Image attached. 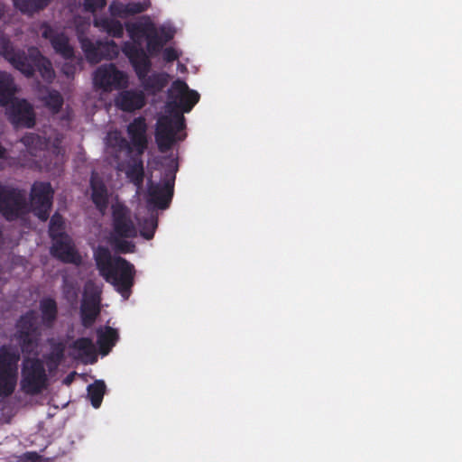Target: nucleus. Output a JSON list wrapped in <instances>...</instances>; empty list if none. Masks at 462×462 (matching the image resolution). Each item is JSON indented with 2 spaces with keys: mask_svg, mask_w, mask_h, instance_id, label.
Returning <instances> with one entry per match:
<instances>
[{
  "mask_svg": "<svg viewBox=\"0 0 462 462\" xmlns=\"http://www.w3.org/2000/svg\"><path fill=\"white\" fill-rule=\"evenodd\" d=\"M94 259L99 274L111 283L125 300H127L134 284V264L121 256L113 258L106 246H98L95 250Z\"/></svg>",
  "mask_w": 462,
  "mask_h": 462,
  "instance_id": "f257e3e1",
  "label": "nucleus"
},
{
  "mask_svg": "<svg viewBox=\"0 0 462 462\" xmlns=\"http://www.w3.org/2000/svg\"><path fill=\"white\" fill-rule=\"evenodd\" d=\"M0 55L27 78L32 77L35 71L47 82L55 78L51 62L37 47H30L27 51L15 49L8 39L0 37Z\"/></svg>",
  "mask_w": 462,
  "mask_h": 462,
  "instance_id": "f03ea898",
  "label": "nucleus"
},
{
  "mask_svg": "<svg viewBox=\"0 0 462 462\" xmlns=\"http://www.w3.org/2000/svg\"><path fill=\"white\" fill-rule=\"evenodd\" d=\"M121 50L129 60L141 86L148 94L155 95L163 90L169 82V76L163 72L149 75L152 64L143 48L125 42Z\"/></svg>",
  "mask_w": 462,
  "mask_h": 462,
  "instance_id": "7ed1b4c3",
  "label": "nucleus"
},
{
  "mask_svg": "<svg viewBox=\"0 0 462 462\" xmlns=\"http://www.w3.org/2000/svg\"><path fill=\"white\" fill-rule=\"evenodd\" d=\"M169 114V116L160 117L157 121L155 142L162 152H168L177 140L181 141L186 136L185 134L176 136L177 133L182 131L186 126L184 116L180 112Z\"/></svg>",
  "mask_w": 462,
  "mask_h": 462,
  "instance_id": "20e7f679",
  "label": "nucleus"
},
{
  "mask_svg": "<svg viewBox=\"0 0 462 462\" xmlns=\"http://www.w3.org/2000/svg\"><path fill=\"white\" fill-rule=\"evenodd\" d=\"M178 166L173 165L165 170L164 178L161 182L150 180L147 185V204L158 209H167L174 194V182Z\"/></svg>",
  "mask_w": 462,
  "mask_h": 462,
  "instance_id": "39448f33",
  "label": "nucleus"
},
{
  "mask_svg": "<svg viewBox=\"0 0 462 462\" xmlns=\"http://www.w3.org/2000/svg\"><path fill=\"white\" fill-rule=\"evenodd\" d=\"M20 355L6 346L0 347V396L11 395L16 386Z\"/></svg>",
  "mask_w": 462,
  "mask_h": 462,
  "instance_id": "423d86ee",
  "label": "nucleus"
},
{
  "mask_svg": "<svg viewBox=\"0 0 462 462\" xmlns=\"http://www.w3.org/2000/svg\"><path fill=\"white\" fill-rule=\"evenodd\" d=\"M44 365L39 358H26L22 367L21 389L30 395H36L47 386Z\"/></svg>",
  "mask_w": 462,
  "mask_h": 462,
  "instance_id": "0eeeda50",
  "label": "nucleus"
},
{
  "mask_svg": "<svg viewBox=\"0 0 462 462\" xmlns=\"http://www.w3.org/2000/svg\"><path fill=\"white\" fill-rule=\"evenodd\" d=\"M25 193L13 185L0 182V214L7 220L18 218L26 212Z\"/></svg>",
  "mask_w": 462,
  "mask_h": 462,
  "instance_id": "6e6552de",
  "label": "nucleus"
},
{
  "mask_svg": "<svg viewBox=\"0 0 462 462\" xmlns=\"http://www.w3.org/2000/svg\"><path fill=\"white\" fill-rule=\"evenodd\" d=\"M126 29L132 39V42H129L130 43L143 48L142 40L143 38L146 40L145 52L149 57L150 55L154 56L162 51L164 45L163 41H162V34L152 23H132L127 25Z\"/></svg>",
  "mask_w": 462,
  "mask_h": 462,
  "instance_id": "1a4fd4ad",
  "label": "nucleus"
},
{
  "mask_svg": "<svg viewBox=\"0 0 462 462\" xmlns=\"http://www.w3.org/2000/svg\"><path fill=\"white\" fill-rule=\"evenodd\" d=\"M199 94L189 89L185 81L176 79L168 91L167 107L169 113L180 112L181 115L189 113L199 101Z\"/></svg>",
  "mask_w": 462,
  "mask_h": 462,
  "instance_id": "9d476101",
  "label": "nucleus"
},
{
  "mask_svg": "<svg viewBox=\"0 0 462 462\" xmlns=\"http://www.w3.org/2000/svg\"><path fill=\"white\" fill-rule=\"evenodd\" d=\"M17 340L23 353L31 354L37 347L41 337L38 317L34 310H28L17 321Z\"/></svg>",
  "mask_w": 462,
  "mask_h": 462,
  "instance_id": "9b49d317",
  "label": "nucleus"
},
{
  "mask_svg": "<svg viewBox=\"0 0 462 462\" xmlns=\"http://www.w3.org/2000/svg\"><path fill=\"white\" fill-rule=\"evenodd\" d=\"M54 190L50 182L35 181L30 192V208L39 220L45 222L50 217L53 204Z\"/></svg>",
  "mask_w": 462,
  "mask_h": 462,
  "instance_id": "f8f14e48",
  "label": "nucleus"
},
{
  "mask_svg": "<svg viewBox=\"0 0 462 462\" xmlns=\"http://www.w3.org/2000/svg\"><path fill=\"white\" fill-rule=\"evenodd\" d=\"M93 83L97 88L108 92L126 88L128 77L126 73L119 70L115 64H103L95 70Z\"/></svg>",
  "mask_w": 462,
  "mask_h": 462,
  "instance_id": "ddd939ff",
  "label": "nucleus"
},
{
  "mask_svg": "<svg viewBox=\"0 0 462 462\" xmlns=\"http://www.w3.org/2000/svg\"><path fill=\"white\" fill-rule=\"evenodd\" d=\"M112 226L114 235L120 238H134L137 229L131 217V210L124 204L112 206Z\"/></svg>",
  "mask_w": 462,
  "mask_h": 462,
  "instance_id": "4468645a",
  "label": "nucleus"
},
{
  "mask_svg": "<svg viewBox=\"0 0 462 462\" xmlns=\"http://www.w3.org/2000/svg\"><path fill=\"white\" fill-rule=\"evenodd\" d=\"M6 107L8 120L15 127L32 128L35 125V114L32 105L25 99L13 98Z\"/></svg>",
  "mask_w": 462,
  "mask_h": 462,
  "instance_id": "2eb2a0df",
  "label": "nucleus"
},
{
  "mask_svg": "<svg viewBox=\"0 0 462 462\" xmlns=\"http://www.w3.org/2000/svg\"><path fill=\"white\" fill-rule=\"evenodd\" d=\"M42 37L48 40L54 51L66 60H72L75 57L74 48L69 43L68 35L59 32L48 23L41 26Z\"/></svg>",
  "mask_w": 462,
  "mask_h": 462,
  "instance_id": "dca6fc26",
  "label": "nucleus"
},
{
  "mask_svg": "<svg viewBox=\"0 0 462 462\" xmlns=\"http://www.w3.org/2000/svg\"><path fill=\"white\" fill-rule=\"evenodd\" d=\"M52 240L51 254L62 263L79 265L82 257L69 235L59 236Z\"/></svg>",
  "mask_w": 462,
  "mask_h": 462,
  "instance_id": "f3484780",
  "label": "nucleus"
},
{
  "mask_svg": "<svg viewBox=\"0 0 462 462\" xmlns=\"http://www.w3.org/2000/svg\"><path fill=\"white\" fill-rule=\"evenodd\" d=\"M100 291L96 288L89 290L87 285L80 306L81 324L84 328H88L95 323L100 314Z\"/></svg>",
  "mask_w": 462,
  "mask_h": 462,
  "instance_id": "a211bd4d",
  "label": "nucleus"
},
{
  "mask_svg": "<svg viewBox=\"0 0 462 462\" xmlns=\"http://www.w3.org/2000/svg\"><path fill=\"white\" fill-rule=\"evenodd\" d=\"M146 132L147 124L143 116L134 118L127 126L128 136L138 155H142L147 149L148 139Z\"/></svg>",
  "mask_w": 462,
  "mask_h": 462,
  "instance_id": "6ab92c4d",
  "label": "nucleus"
},
{
  "mask_svg": "<svg viewBox=\"0 0 462 462\" xmlns=\"http://www.w3.org/2000/svg\"><path fill=\"white\" fill-rule=\"evenodd\" d=\"M150 6V2H130L125 4L119 0L110 3L108 11L112 17L126 19L130 16L145 12Z\"/></svg>",
  "mask_w": 462,
  "mask_h": 462,
  "instance_id": "aec40b11",
  "label": "nucleus"
},
{
  "mask_svg": "<svg viewBox=\"0 0 462 462\" xmlns=\"http://www.w3.org/2000/svg\"><path fill=\"white\" fill-rule=\"evenodd\" d=\"M116 106L125 112L141 109L145 105V96L140 90H123L116 98Z\"/></svg>",
  "mask_w": 462,
  "mask_h": 462,
  "instance_id": "412c9836",
  "label": "nucleus"
},
{
  "mask_svg": "<svg viewBox=\"0 0 462 462\" xmlns=\"http://www.w3.org/2000/svg\"><path fill=\"white\" fill-rule=\"evenodd\" d=\"M97 344L102 356H106L119 339L118 332L109 326L97 329Z\"/></svg>",
  "mask_w": 462,
  "mask_h": 462,
  "instance_id": "4be33fe9",
  "label": "nucleus"
},
{
  "mask_svg": "<svg viewBox=\"0 0 462 462\" xmlns=\"http://www.w3.org/2000/svg\"><path fill=\"white\" fill-rule=\"evenodd\" d=\"M39 309L42 325L51 328L58 318V305L56 300L51 297H45L40 300Z\"/></svg>",
  "mask_w": 462,
  "mask_h": 462,
  "instance_id": "5701e85b",
  "label": "nucleus"
},
{
  "mask_svg": "<svg viewBox=\"0 0 462 462\" xmlns=\"http://www.w3.org/2000/svg\"><path fill=\"white\" fill-rule=\"evenodd\" d=\"M79 41L88 62L96 64L102 60V53L100 50L101 41L93 42L91 39L84 35H79Z\"/></svg>",
  "mask_w": 462,
  "mask_h": 462,
  "instance_id": "b1692460",
  "label": "nucleus"
},
{
  "mask_svg": "<svg viewBox=\"0 0 462 462\" xmlns=\"http://www.w3.org/2000/svg\"><path fill=\"white\" fill-rule=\"evenodd\" d=\"M91 199L96 208L104 212L108 206V193L107 189L102 180L91 179Z\"/></svg>",
  "mask_w": 462,
  "mask_h": 462,
  "instance_id": "393cba45",
  "label": "nucleus"
},
{
  "mask_svg": "<svg viewBox=\"0 0 462 462\" xmlns=\"http://www.w3.org/2000/svg\"><path fill=\"white\" fill-rule=\"evenodd\" d=\"M15 92L14 78L5 71H0V106H6L14 98Z\"/></svg>",
  "mask_w": 462,
  "mask_h": 462,
  "instance_id": "a878e982",
  "label": "nucleus"
},
{
  "mask_svg": "<svg viewBox=\"0 0 462 462\" xmlns=\"http://www.w3.org/2000/svg\"><path fill=\"white\" fill-rule=\"evenodd\" d=\"M94 24L112 37L121 38L124 34L123 24L118 20L100 17L94 20Z\"/></svg>",
  "mask_w": 462,
  "mask_h": 462,
  "instance_id": "bb28decb",
  "label": "nucleus"
},
{
  "mask_svg": "<svg viewBox=\"0 0 462 462\" xmlns=\"http://www.w3.org/2000/svg\"><path fill=\"white\" fill-rule=\"evenodd\" d=\"M127 179L138 189L143 186L144 179L143 162L141 158L133 159L125 171Z\"/></svg>",
  "mask_w": 462,
  "mask_h": 462,
  "instance_id": "cd10ccee",
  "label": "nucleus"
},
{
  "mask_svg": "<svg viewBox=\"0 0 462 462\" xmlns=\"http://www.w3.org/2000/svg\"><path fill=\"white\" fill-rule=\"evenodd\" d=\"M21 13L32 15L45 9L51 0H12Z\"/></svg>",
  "mask_w": 462,
  "mask_h": 462,
  "instance_id": "c85d7f7f",
  "label": "nucleus"
},
{
  "mask_svg": "<svg viewBox=\"0 0 462 462\" xmlns=\"http://www.w3.org/2000/svg\"><path fill=\"white\" fill-rule=\"evenodd\" d=\"M106 383L102 380H96L93 383L88 386V396L94 408L97 409L100 407L106 393Z\"/></svg>",
  "mask_w": 462,
  "mask_h": 462,
  "instance_id": "c756f323",
  "label": "nucleus"
},
{
  "mask_svg": "<svg viewBox=\"0 0 462 462\" xmlns=\"http://www.w3.org/2000/svg\"><path fill=\"white\" fill-rule=\"evenodd\" d=\"M71 348L79 351L80 356L93 357V361H96L95 346L89 337H79L76 339L72 343Z\"/></svg>",
  "mask_w": 462,
  "mask_h": 462,
  "instance_id": "7c9ffc66",
  "label": "nucleus"
},
{
  "mask_svg": "<svg viewBox=\"0 0 462 462\" xmlns=\"http://www.w3.org/2000/svg\"><path fill=\"white\" fill-rule=\"evenodd\" d=\"M158 226V218L154 215L144 217L140 222V235L146 240H151L154 236Z\"/></svg>",
  "mask_w": 462,
  "mask_h": 462,
  "instance_id": "2f4dec72",
  "label": "nucleus"
},
{
  "mask_svg": "<svg viewBox=\"0 0 462 462\" xmlns=\"http://www.w3.org/2000/svg\"><path fill=\"white\" fill-rule=\"evenodd\" d=\"M65 222L63 217L59 213L55 212L50 220L49 225V236L51 239L59 237V236L67 235L64 232Z\"/></svg>",
  "mask_w": 462,
  "mask_h": 462,
  "instance_id": "473e14b6",
  "label": "nucleus"
},
{
  "mask_svg": "<svg viewBox=\"0 0 462 462\" xmlns=\"http://www.w3.org/2000/svg\"><path fill=\"white\" fill-rule=\"evenodd\" d=\"M43 101L45 106L54 114L58 113L63 105V97L57 90L49 91L46 97H44Z\"/></svg>",
  "mask_w": 462,
  "mask_h": 462,
  "instance_id": "72a5a7b5",
  "label": "nucleus"
},
{
  "mask_svg": "<svg viewBox=\"0 0 462 462\" xmlns=\"http://www.w3.org/2000/svg\"><path fill=\"white\" fill-rule=\"evenodd\" d=\"M21 142L28 149L32 155H36L34 150L41 148L43 145L42 138L36 134H27L22 139Z\"/></svg>",
  "mask_w": 462,
  "mask_h": 462,
  "instance_id": "f704fd0d",
  "label": "nucleus"
},
{
  "mask_svg": "<svg viewBox=\"0 0 462 462\" xmlns=\"http://www.w3.org/2000/svg\"><path fill=\"white\" fill-rule=\"evenodd\" d=\"M101 53L102 60H113L119 54V47L114 41L102 42L101 41Z\"/></svg>",
  "mask_w": 462,
  "mask_h": 462,
  "instance_id": "c9c22d12",
  "label": "nucleus"
},
{
  "mask_svg": "<svg viewBox=\"0 0 462 462\" xmlns=\"http://www.w3.org/2000/svg\"><path fill=\"white\" fill-rule=\"evenodd\" d=\"M111 144L114 147H116L119 151H131L130 143L123 137L120 133L116 132L113 135L110 136Z\"/></svg>",
  "mask_w": 462,
  "mask_h": 462,
  "instance_id": "e433bc0d",
  "label": "nucleus"
},
{
  "mask_svg": "<svg viewBox=\"0 0 462 462\" xmlns=\"http://www.w3.org/2000/svg\"><path fill=\"white\" fill-rule=\"evenodd\" d=\"M115 246L119 252L124 254L132 253L134 249V245L132 242L116 236L115 238Z\"/></svg>",
  "mask_w": 462,
  "mask_h": 462,
  "instance_id": "4c0bfd02",
  "label": "nucleus"
},
{
  "mask_svg": "<svg viewBox=\"0 0 462 462\" xmlns=\"http://www.w3.org/2000/svg\"><path fill=\"white\" fill-rule=\"evenodd\" d=\"M106 5V0H84V9L87 12L95 13L103 9Z\"/></svg>",
  "mask_w": 462,
  "mask_h": 462,
  "instance_id": "58836bf2",
  "label": "nucleus"
},
{
  "mask_svg": "<svg viewBox=\"0 0 462 462\" xmlns=\"http://www.w3.org/2000/svg\"><path fill=\"white\" fill-rule=\"evenodd\" d=\"M162 56L166 62H172L179 59L178 51L172 47L164 49Z\"/></svg>",
  "mask_w": 462,
  "mask_h": 462,
  "instance_id": "ea45409f",
  "label": "nucleus"
},
{
  "mask_svg": "<svg viewBox=\"0 0 462 462\" xmlns=\"http://www.w3.org/2000/svg\"><path fill=\"white\" fill-rule=\"evenodd\" d=\"M159 32L160 34H162V41H163V44L167 43L173 37V34L170 31L165 30L164 28H161L159 30Z\"/></svg>",
  "mask_w": 462,
  "mask_h": 462,
  "instance_id": "a19ab883",
  "label": "nucleus"
},
{
  "mask_svg": "<svg viewBox=\"0 0 462 462\" xmlns=\"http://www.w3.org/2000/svg\"><path fill=\"white\" fill-rule=\"evenodd\" d=\"M75 66L74 65H69L68 63H65L63 68H62V70L63 72L67 75V76H69V75H72L74 74L75 72Z\"/></svg>",
  "mask_w": 462,
  "mask_h": 462,
  "instance_id": "79ce46f5",
  "label": "nucleus"
},
{
  "mask_svg": "<svg viewBox=\"0 0 462 462\" xmlns=\"http://www.w3.org/2000/svg\"><path fill=\"white\" fill-rule=\"evenodd\" d=\"M3 242H4L3 227L0 225V246L2 245Z\"/></svg>",
  "mask_w": 462,
  "mask_h": 462,
  "instance_id": "37998d69",
  "label": "nucleus"
}]
</instances>
